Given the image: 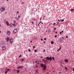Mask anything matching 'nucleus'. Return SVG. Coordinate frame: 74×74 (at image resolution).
<instances>
[{
  "label": "nucleus",
  "instance_id": "f257e3e1",
  "mask_svg": "<svg viewBox=\"0 0 74 74\" xmlns=\"http://www.w3.org/2000/svg\"><path fill=\"white\" fill-rule=\"evenodd\" d=\"M46 59L47 60H52V57H47L46 58Z\"/></svg>",
  "mask_w": 74,
  "mask_h": 74
},
{
  "label": "nucleus",
  "instance_id": "f03ea898",
  "mask_svg": "<svg viewBox=\"0 0 74 74\" xmlns=\"http://www.w3.org/2000/svg\"><path fill=\"white\" fill-rule=\"evenodd\" d=\"M5 10V8H3V7H2L1 9V12H3V11H4Z\"/></svg>",
  "mask_w": 74,
  "mask_h": 74
},
{
  "label": "nucleus",
  "instance_id": "7ed1b4c3",
  "mask_svg": "<svg viewBox=\"0 0 74 74\" xmlns=\"http://www.w3.org/2000/svg\"><path fill=\"white\" fill-rule=\"evenodd\" d=\"M7 34L8 35H10V34L11 33V32H10V31H8L7 32Z\"/></svg>",
  "mask_w": 74,
  "mask_h": 74
},
{
  "label": "nucleus",
  "instance_id": "20e7f679",
  "mask_svg": "<svg viewBox=\"0 0 74 74\" xmlns=\"http://www.w3.org/2000/svg\"><path fill=\"white\" fill-rule=\"evenodd\" d=\"M14 33H16L17 32V29H15L14 30Z\"/></svg>",
  "mask_w": 74,
  "mask_h": 74
},
{
  "label": "nucleus",
  "instance_id": "39448f33",
  "mask_svg": "<svg viewBox=\"0 0 74 74\" xmlns=\"http://www.w3.org/2000/svg\"><path fill=\"white\" fill-rule=\"evenodd\" d=\"M10 38L9 37H8L6 40V41L7 42H9L10 41Z\"/></svg>",
  "mask_w": 74,
  "mask_h": 74
},
{
  "label": "nucleus",
  "instance_id": "423d86ee",
  "mask_svg": "<svg viewBox=\"0 0 74 74\" xmlns=\"http://www.w3.org/2000/svg\"><path fill=\"white\" fill-rule=\"evenodd\" d=\"M46 67L47 65L46 64H45V66L43 67V70H46V69L47 68Z\"/></svg>",
  "mask_w": 74,
  "mask_h": 74
},
{
  "label": "nucleus",
  "instance_id": "0eeeda50",
  "mask_svg": "<svg viewBox=\"0 0 74 74\" xmlns=\"http://www.w3.org/2000/svg\"><path fill=\"white\" fill-rule=\"evenodd\" d=\"M6 49V47L5 46H3L2 47V49L3 50H5Z\"/></svg>",
  "mask_w": 74,
  "mask_h": 74
},
{
  "label": "nucleus",
  "instance_id": "6e6552de",
  "mask_svg": "<svg viewBox=\"0 0 74 74\" xmlns=\"http://www.w3.org/2000/svg\"><path fill=\"white\" fill-rule=\"evenodd\" d=\"M23 66H19L17 67V69H22V68H23Z\"/></svg>",
  "mask_w": 74,
  "mask_h": 74
},
{
  "label": "nucleus",
  "instance_id": "1a4fd4ad",
  "mask_svg": "<svg viewBox=\"0 0 74 74\" xmlns=\"http://www.w3.org/2000/svg\"><path fill=\"white\" fill-rule=\"evenodd\" d=\"M41 66L42 67H45V65H44V64H41Z\"/></svg>",
  "mask_w": 74,
  "mask_h": 74
},
{
  "label": "nucleus",
  "instance_id": "9d476101",
  "mask_svg": "<svg viewBox=\"0 0 74 74\" xmlns=\"http://www.w3.org/2000/svg\"><path fill=\"white\" fill-rule=\"evenodd\" d=\"M13 40V39H12V38L10 39V43L12 42Z\"/></svg>",
  "mask_w": 74,
  "mask_h": 74
},
{
  "label": "nucleus",
  "instance_id": "9b49d317",
  "mask_svg": "<svg viewBox=\"0 0 74 74\" xmlns=\"http://www.w3.org/2000/svg\"><path fill=\"white\" fill-rule=\"evenodd\" d=\"M6 23L7 25V26H9V23L8 21H6Z\"/></svg>",
  "mask_w": 74,
  "mask_h": 74
},
{
  "label": "nucleus",
  "instance_id": "f8f14e48",
  "mask_svg": "<svg viewBox=\"0 0 74 74\" xmlns=\"http://www.w3.org/2000/svg\"><path fill=\"white\" fill-rule=\"evenodd\" d=\"M42 61H43V62H44V63H45L46 64V62H47V60H42Z\"/></svg>",
  "mask_w": 74,
  "mask_h": 74
},
{
  "label": "nucleus",
  "instance_id": "ddd939ff",
  "mask_svg": "<svg viewBox=\"0 0 74 74\" xmlns=\"http://www.w3.org/2000/svg\"><path fill=\"white\" fill-rule=\"evenodd\" d=\"M59 38V42H60V41H62V38Z\"/></svg>",
  "mask_w": 74,
  "mask_h": 74
},
{
  "label": "nucleus",
  "instance_id": "4468645a",
  "mask_svg": "<svg viewBox=\"0 0 74 74\" xmlns=\"http://www.w3.org/2000/svg\"><path fill=\"white\" fill-rule=\"evenodd\" d=\"M65 62H67V63H69V62H68V60L67 59H65Z\"/></svg>",
  "mask_w": 74,
  "mask_h": 74
},
{
  "label": "nucleus",
  "instance_id": "2eb2a0df",
  "mask_svg": "<svg viewBox=\"0 0 74 74\" xmlns=\"http://www.w3.org/2000/svg\"><path fill=\"white\" fill-rule=\"evenodd\" d=\"M15 19H16L17 21H18V20H19V18L18 17H15Z\"/></svg>",
  "mask_w": 74,
  "mask_h": 74
},
{
  "label": "nucleus",
  "instance_id": "dca6fc26",
  "mask_svg": "<svg viewBox=\"0 0 74 74\" xmlns=\"http://www.w3.org/2000/svg\"><path fill=\"white\" fill-rule=\"evenodd\" d=\"M52 58L53 60H55V57H52Z\"/></svg>",
  "mask_w": 74,
  "mask_h": 74
},
{
  "label": "nucleus",
  "instance_id": "f3484780",
  "mask_svg": "<svg viewBox=\"0 0 74 74\" xmlns=\"http://www.w3.org/2000/svg\"><path fill=\"white\" fill-rule=\"evenodd\" d=\"M60 49H61V47H60L59 49L58 50H57V51H60Z\"/></svg>",
  "mask_w": 74,
  "mask_h": 74
},
{
  "label": "nucleus",
  "instance_id": "a211bd4d",
  "mask_svg": "<svg viewBox=\"0 0 74 74\" xmlns=\"http://www.w3.org/2000/svg\"><path fill=\"white\" fill-rule=\"evenodd\" d=\"M34 40H37V38H34Z\"/></svg>",
  "mask_w": 74,
  "mask_h": 74
},
{
  "label": "nucleus",
  "instance_id": "6ab92c4d",
  "mask_svg": "<svg viewBox=\"0 0 74 74\" xmlns=\"http://www.w3.org/2000/svg\"><path fill=\"white\" fill-rule=\"evenodd\" d=\"M71 11H74V9H71Z\"/></svg>",
  "mask_w": 74,
  "mask_h": 74
},
{
  "label": "nucleus",
  "instance_id": "aec40b11",
  "mask_svg": "<svg viewBox=\"0 0 74 74\" xmlns=\"http://www.w3.org/2000/svg\"><path fill=\"white\" fill-rule=\"evenodd\" d=\"M64 21V19H62L61 20V22H63V21Z\"/></svg>",
  "mask_w": 74,
  "mask_h": 74
},
{
  "label": "nucleus",
  "instance_id": "412c9836",
  "mask_svg": "<svg viewBox=\"0 0 74 74\" xmlns=\"http://www.w3.org/2000/svg\"><path fill=\"white\" fill-rule=\"evenodd\" d=\"M51 44H53V42L51 41Z\"/></svg>",
  "mask_w": 74,
  "mask_h": 74
},
{
  "label": "nucleus",
  "instance_id": "4be33fe9",
  "mask_svg": "<svg viewBox=\"0 0 74 74\" xmlns=\"http://www.w3.org/2000/svg\"><path fill=\"white\" fill-rule=\"evenodd\" d=\"M19 73V70H18L17 71V73Z\"/></svg>",
  "mask_w": 74,
  "mask_h": 74
},
{
  "label": "nucleus",
  "instance_id": "5701e85b",
  "mask_svg": "<svg viewBox=\"0 0 74 74\" xmlns=\"http://www.w3.org/2000/svg\"><path fill=\"white\" fill-rule=\"evenodd\" d=\"M13 25L14 26H15V23H13Z\"/></svg>",
  "mask_w": 74,
  "mask_h": 74
},
{
  "label": "nucleus",
  "instance_id": "b1692460",
  "mask_svg": "<svg viewBox=\"0 0 74 74\" xmlns=\"http://www.w3.org/2000/svg\"><path fill=\"white\" fill-rule=\"evenodd\" d=\"M10 69H8L7 70V71H10Z\"/></svg>",
  "mask_w": 74,
  "mask_h": 74
},
{
  "label": "nucleus",
  "instance_id": "393cba45",
  "mask_svg": "<svg viewBox=\"0 0 74 74\" xmlns=\"http://www.w3.org/2000/svg\"><path fill=\"white\" fill-rule=\"evenodd\" d=\"M41 23V22H40V23H39V24H38V26H39V25H40V23Z\"/></svg>",
  "mask_w": 74,
  "mask_h": 74
},
{
  "label": "nucleus",
  "instance_id": "a878e982",
  "mask_svg": "<svg viewBox=\"0 0 74 74\" xmlns=\"http://www.w3.org/2000/svg\"><path fill=\"white\" fill-rule=\"evenodd\" d=\"M7 73H8L7 71H5V74H7Z\"/></svg>",
  "mask_w": 74,
  "mask_h": 74
},
{
  "label": "nucleus",
  "instance_id": "bb28decb",
  "mask_svg": "<svg viewBox=\"0 0 74 74\" xmlns=\"http://www.w3.org/2000/svg\"><path fill=\"white\" fill-rule=\"evenodd\" d=\"M61 67H63V65L61 64Z\"/></svg>",
  "mask_w": 74,
  "mask_h": 74
},
{
  "label": "nucleus",
  "instance_id": "cd10ccee",
  "mask_svg": "<svg viewBox=\"0 0 74 74\" xmlns=\"http://www.w3.org/2000/svg\"><path fill=\"white\" fill-rule=\"evenodd\" d=\"M34 52H37V50H35Z\"/></svg>",
  "mask_w": 74,
  "mask_h": 74
},
{
  "label": "nucleus",
  "instance_id": "c85d7f7f",
  "mask_svg": "<svg viewBox=\"0 0 74 74\" xmlns=\"http://www.w3.org/2000/svg\"><path fill=\"white\" fill-rule=\"evenodd\" d=\"M53 29H54V30H56V28H54Z\"/></svg>",
  "mask_w": 74,
  "mask_h": 74
},
{
  "label": "nucleus",
  "instance_id": "c756f323",
  "mask_svg": "<svg viewBox=\"0 0 74 74\" xmlns=\"http://www.w3.org/2000/svg\"><path fill=\"white\" fill-rule=\"evenodd\" d=\"M65 69H66V70H67V68L66 67H65Z\"/></svg>",
  "mask_w": 74,
  "mask_h": 74
},
{
  "label": "nucleus",
  "instance_id": "7c9ffc66",
  "mask_svg": "<svg viewBox=\"0 0 74 74\" xmlns=\"http://www.w3.org/2000/svg\"><path fill=\"white\" fill-rule=\"evenodd\" d=\"M55 38H56L57 37V36H56V35H55Z\"/></svg>",
  "mask_w": 74,
  "mask_h": 74
},
{
  "label": "nucleus",
  "instance_id": "2f4dec72",
  "mask_svg": "<svg viewBox=\"0 0 74 74\" xmlns=\"http://www.w3.org/2000/svg\"><path fill=\"white\" fill-rule=\"evenodd\" d=\"M73 71L74 72V68H73Z\"/></svg>",
  "mask_w": 74,
  "mask_h": 74
},
{
  "label": "nucleus",
  "instance_id": "473e14b6",
  "mask_svg": "<svg viewBox=\"0 0 74 74\" xmlns=\"http://www.w3.org/2000/svg\"><path fill=\"white\" fill-rule=\"evenodd\" d=\"M18 18H20V15H18Z\"/></svg>",
  "mask_w": 74,
  "mask_h": 74
},
{
  "label": "nucleus",
  "instance_id": "72a5a7b5",
  "mask_svg": "<svg viewBox=\"0 0 74 74\" xmlns=\"http://www.w3.org/2000/svg\"><path fill=\"white\" fill-rule=\"evenodd\" d=\"M55 24H56V23H53V25H55Z\"/></svg>",
  "mask_w": 74,
  "mask_h": 74
},
{
  "label": "nucleus",
  "instance_id": "f704fd0d",
  "mask_svg": "<svg viewBox=\"0 0 74 74\" xmlns=\"http://www.w3.org/2000/svg\"><path fill=\"white\" fill-rule=\"evenodd\" d=\"M44 40H46V38H44Z\"/></svg>",
  "mask_w": 74,
  "mask_h": 74
},
{
  "label": "nucleus",
  "instance_id": "c9c22d12",
  "mask_svg": "<svg viewBox=\"0 0 74 74\" xmlns=\"http://www.w3.org/2000/svg\"><path fill=\"white\" fill-rule=\"evenodd\" d=\"M28 51H29V52H30L31 50H30V49H29V50H28Z\"/></svg>",
  "mask_w": 74,
  "mask_h": 74
},
{
  "label": "nucleus",
  "instance_id": "e433bc0d",
  "mask_svg": "<svg viewBox=\"0 0 74 74\" xmlns=\"http://www.w3.org/2000/svg\"><path fill=\"white\" fill-rule=\"evenodd\" d=\"M35 48V47H34V46L33 47V49H34V48Z\"/></svg>",
  "mask_w": 74,
  "mask_h": 74
},
{
  "label": "nucleus",
  "instance_id": "4c0bfd02",
  "mask_svg": "<svg viewBox=\"0 0 74 74\" xmlns=\"http://www.w3.org/2000/svg\"><path fill=\"white\" fill-rule=\"evenodd\" d=\"M35 66L36 67H37V65H35Z\"/></svg>",
  "mask_w": 74,
  "mask_h": 74
},
{
  "label": "nucleus",
  "instance_id": "58836bf2",
  "mask_svg": "<svg viewBox=\"0 0 74 74\" xmlns=\"http://www.w3.org/2000/svg\"><path fill=\"white\" fill-rule=\"evenodd\" d=\"M21 55H20L19 56V58H21Z\"/></svg>",
  "mask_w": 74,
  "mask_h": 74
},
{
  "label": "nucleus",
  "instance_id": "ea45409f",
  "mask_svg": "<svg viewBox=\"0 0 74 74\" xmlns=\"http://www.w3.org/2000/svg\"><path fill=\"white\" fill-rule=\"evenodd\" d=\"M66 38H68V36H66Z\"/></svg>",
  "mask_w": 74,
  "mask_h": 74
},
{
  "label": "nucleus",
  "instance_id": "a19ab883",
  "mask_svg": "<svg viewBox=\"0 0 74 74\" xmlns=\"http://www.w3.org/2000/svg\"><path fill=\"white\" fill-rule=\"evenodd\" d=\"M32 23L33 24L34 23L32 21Z\"/></svg>",
  "mask_w": 74,
  "mask_h": 74
},
{
  "label": "nucleus",
  "instance_id": "79ce46f5",
  "mask_svg": "<svg viewBox=\"0 0 74 74\" xmlns=\"http://www.w3.org/2000/svg\"><path fill=\"white\" fill-rule=\"evenodd\" d=\"M22 61H23V58L22 59Z\"/></svg>",
  "mask_w": 74,
  "mask_h": 74
},
{
  "label": "nucleus",
  "instance_id": "37998d69",
  "mask_svg": "<svg viewBox=\"0 0 74 74\" xmlns=\"http://www.w3.org/2000/svg\"><path fill=\"white\" fill-rule=\"evenodd\" d=\"M45 50H44L43 52H45Z\"/></svg>",
  "mask_w": 74,
  "mask_h": 74
},
{
  "label": "nucleus",
  "instance_id": "c03bdc74",
  "mask_svg": "<svg viewBox=\"0 0 74 74\" xmlns=\"http://www.w3.org/2000/svg\"><path fill=\"white\" fill-rule=\"evenodd\" d=\"M62 32H60V34H62Z\"/></svg>",
  "mask_w": 74,
  "mask_h": 74
},
{
  "label": "nucleus",
  "instance_id": "a18cd8bd",
  "mask_svg": "<svg viewBox=\"0 0 74 74\" xmlns=\"http://www.w3.org/2000/svg\"><path fill=\"white\" fill-rule=\"evenodd\" d=\"M37 62H38V61H36L35 62V63H36Z\"/></svg>",
  "mask_w": 74,
  "mask_h": 74
},
{
  "label": "nucleus",
  "instance_id": "49530a36",
  "mask_svg": "<svg viewBox=\"0 0 74 74\" xmlns=\"http://www.w3.org/2000/svg\"><path fill=\"white\" fill-rule=\"evenodd\" d=\"M58 22H60V21L59 20H58Z\"/></svg>",
  "mask_w": 74,
  "mask_h": 74
},
{
  "label": "nucleus",
  "instance_id": "de8ad7c7",
  "mask_svg": "<svg viewBox=\"0 0 74 74\" xmlns=\"http://www.w3.org/2000/svg\"><path fill=\"white\" fill-rule=\"evenodd\" d=\"M42 40H43V39H41V41H42Z\"/></svg>",
  "mask_w": 74,
  "mask_h": 74
},
{
  "label": "nucleus",
  "instance_id": "09e8293b",
  "mask_svg": "<svg viewBox=\"0 0 74 74\" xmlns=\"http://www.w3.org/2000/svg\"><path fill=\"white\" fill-rule=\"evenodd\" d=\"M62 38H63V40H64V38H63V37H62Z\"/></svg>",
  "mask_w": 74,
  "mask_h": 74
},
{
  "label": "nucleus",
  "instance_id": "8fccbe9b",
  "mask_svg": "<svg viewBox=\"0 0 74 74\" xmlns=\"http://www.w3.org/2000/svg\"><path fill=\"white\" fill-rule=\"evenodd\" d=\"M43 43H45V42H44Z\"/></svg>",
  "mask_w": 74,
  "mask_h": 74
},
{
  "label": "nucleus",
  "instance_id": "3c124183",
  "mask_svg": "<svg viewBox=\"0 0 74 74\" xmlns=\"http://www.w3.org/2000/svg\"><path fill=\"white\" fill-rule=\"evenodd\" d=\"M30 42H32V41H30Z\"/></svg>",
  "mask_w": 74,
  "mask_h": 74
},
{
  "label": "nucleus",
  "instance_id": "603ef678",
  "mask_svg": "<svg viewBox=\"0 0 74 74\" xmlns=\"http://www.w3.org/2000/svg\"><path fill=\"white\" fill-rule=\"evenodd\" d=\"M17 14H18L19 13V12H17Z\"/></svg>",
  "mask_w": 74,
  "mask_h": 74
},
{
  "label": "nucleus",
  "instance_id": "864d4df0",
  "mask_svg": "<svg viewBox=\"0 0 74 74\" xmlns=\"http://www.w3.org/2000/svg\"><path fill=\"white\" fill-rule=\"evenodd\" d=\"M4 22L5 21V19L4 20Z\"/></svg>",
  "mask_w": 74,
  "mask_h": 74
},
{
  "label": "nucleus",
  "instance_id": "5fc2aeb1",
  "mask_svg": "<svg viewBox=\"0 0 74 74\" xmlns=\"http://www.w3.org/2000/svg\"><path fill=\"white\" fill-rule=\"evenodd\" d=\"M40 58H42L43 57H41Z\"/></svg>",
  "mask_w": 74,
  "mask_h": 74
},
{
  "label": "nucleus",
  "instance_id": "6e6d98bb",
  "mask_svg": "<svg viewBox=\"0 0 74 74\" xmlns=\"http://www.w3.org/2000/svg\"><path fill=\"white\" fill-rule=\"evenodd\" d=\"M10 26H12V25H10Z\"/></svg>",
  "mask_w": 74,
  "mask_h": 74
},
{
  "label": "nucleus",
  "instance_id": "4d7b16f0",
  "mask_svg": "<svg viewBox=\"0 0 74 74\" xmlns=\"http://www.w3.org/2000/svg\"><path fill=\"white\" fill-rule=\"evenodd\" d=\"M62 33H63V31H62Z\"/></svg>",
  "mask_w": 74,
  "mask_h": 74
},
{
  "label": "nucleus",
  "instance_id": "13d9d810",
  "mask_svg": "<svg viewBox=\"0 0 74 74\" xmlns=\"http://www.w3.org/2000/svg\"><path fill=\"white\" fill-rule=\"evenodd\" d=\"M59 22H58V24H59Z\"/></svg>",
  "mask_w": 74,
  "mask_h": 74
},
{
  "label": "nucleus",
  "instance_id": "bf43d9fd",
  "mask_svg": "<svg viewBox=\"0 0 74 74\" xmlns=\"http://www.w3.org/2000/svg\"><path fill=\"white\" fill-rule=\"evenodd\" d=\"M14 23H15V21H14Z\"/></svg>",
  "mask_w": 74,
  "mask_h": 74
},
{
  "label": "nucleus",
  "instance_id": "052dcab7",
  "mask_svg": "<svg viewBox=\"0 0 74 74\" xmlns=\"http://www.w3.org/2000/svg\"><path fill=\"white\" fill-rule=\"evenodd\" d=\"M56 34H57V32H56Z\"/></svg>",
  "mask_w": 74,
  "mask_h": 74
},
{
  "label": "nucleus",
  "instance_id": "680f3d73",
  "mask_svg": "<svg viewBox=\"0 0 74 74\" xmlns=\"http://www.w3.org/2000/svg\"><path fill=\"white\" fill-rule=\"evenodd\" d=\"M41 23L42 24H43V23Z\"/></svg>",
  "mask_w": 74,
  "mask_h": 74
},
{
  "label": "nucleus",
  "instance_id": "e2e57ef3",
  "mask_svg": "<svg viewBox=\"0 0 74 74\" xmlns=\"http://www.w3.org/2000/svg\"><path fill=\"white\" fill-rule=\"evenodd\" d=\"M40 21H41V18H40Z\"/></svg>",
  "mask_w": 74,
  "mask_h": 74
},
{
  "label": "nucleus",
  "instance_id": "0e129e2a",
  "mask_svg": "<svg viewBox=\"0 0 74 74\" xmlns=\"http://www.w3.org/2000/svg\"><path fill=\"white\" fill-rule=\"evenodd\" d=\"M1 27V25L0 24V27Z\"/></svg>",
  "mask_w": 74,
  "mask_h": 74
},
{
  "label": "nucleus",
  "instance_id": "69168bd1",
  "mask_svg": "<svg viewBox=\"0 0 74 74\" xmlns=\"http://www.w3.org/2000/svg\"><path fill=\"white\" fill-rule=\"evenodd\" d=\"M6 1H8V0H6Z\"/></svg>",
  "mask_w": 74,
  "mask_h": 74
},
{
  "label": "nucleus",
  "instance_id": "338daca9",
  "mask_svg": "<svg viewBox=\"0 0 74 74\" xmlns=\"http://www.w3.org/2000/svg\"><path fill=\"white\" fill-rule=\"evenodd\" d=\"M46 32H47V31H46Z\"/></svg>",
  "mask_w": 74,
  "mask_h": 74
},
{
  "label": "nucleus",
  "instance_id": "774afa93",
  "mask_svg": "<svg viewBox=\"0 0 74 74\" xmlns=\"http://www.w3.org/2000/svg\"><path fill=\"white\" fill-rule=\"evenodd\" d=\"M53 32H55V30H54V31H53Z\"/></svg>",
  "mask_w": 74,
  "mask_h": 74
}]
</instances>
